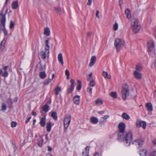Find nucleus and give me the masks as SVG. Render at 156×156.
I'll use <instances>...</instances> for the list:
<instances>
[{
	"label": "nucleus",
	"mask_w": 156,
	"mask_h": 156,
	"mask_svg": "<svg viewBox=\"0 0 156 156\" xmlns=\"http://www.w3.org/2000/svg\"><path fill=\"white\" fill-rule=\"evenodd\" d=\"M133 137L131 133H129L126 134L125 136L124 135L120 134H118V139L120 141L123 140L125 142L127 145H130L132 140Z\"/></svg>",
	"instance_id": "f257e3e1"
},
{
	"label": "nucleus",
	"mask_w": 156,
	"mask_h": 156,
	"mask_svg": "<svg viewBox=\"0 0 156 156\" xmlns=\"http://www.w3.org/2000/svg\"><path fill=\"white\" fill-rule=\"evenodd\" d=\"M131 25L134 33H136L139 31L140 28V25L137 18H133L132 19Z\"/></svg>",
	"instance_id": "f03ea898"
},
{
	"label": "nucleus",
	"mask_w": 156,
	"mask_h": 156,
	"mask_svg": "<svg viewBox=\"0 0 156 156\" xmlns=\"http://www.w3.org/2000/svg\"><path fill=\"white\" fill-rule=\"evenodd\" d=\"M121 94L122 99L125 100L129 95V88L126 85H123L121 90Z\"/></svg>",
	"instance_id": "7ed1b4c3"
},
{
	"label": "nucleus",
	"mask_w": 156,
	"mask_h": 156,
	"mask_svg": "<svg viewBox=\"0 0 156 156\" xmlns=\"http://www.w3.org/2000/svg\"><path fill=\"white\" fill-rule=\"evenodd\" d=\"M0 22H1L3 26V31L4 35L7 36L8 35V32L5 28V14H0Z\"/></svg>",
	"instance_id": "20e7f679"
},
{
	"label": "nucleus",
	"mask_w": 156,
	"mask_h": 156,
	"mask_svg": "<svg viewBox=\"0 0 156 156\" xmlns=\"http://www.w3.org/2000/svg\"><path fill=\"white\" fill-rule=\"evenodd\" d=\"M71 120V116L70 115H66L64 120V126L65 131L66 132L70 124Z\"/></svg>",
	"instance_id": "39448f33"
},
{
	"label": "nucleus",
	"mask_w": 156,
	"mask_h": 156,
	"mask_svg": "<svg viewBox=\"0 0 156 156\" xmlns=\"http://www.w3.org/2000/svg\"><path fill=\"white\" fill-rule=\"evenodd\" d=\"M124 44V40L120 38L116 39L115 41L114 45L117 48H122Z\"/></svg>",
	"instance_id": "423d86ee"
},
{
	"label": "nucleus",
	"mask_w": 156,
	"mask_h": 156,
	"mask_svg": "<svg viewBox=\"0 0 156 156\" xmlns=\"http://www.w3.org/2000/svg\"><path fill=\"white\" fill-rule=\"evenodd\" d=\"M118 128L120 132V133L119 134L122 135V133L124 132L126 128L125 124L122 122L119 123L118 125Z\"/></svg>",
	"instance_id": "0eeeda50"
},
{
	"label": "nucleus",
	"mask_w": 156,
	"mask_h": 156,
	"mask_svg": "<svg viewBox=\"0 0 156 156\" xmlns=\"http://www.w3.org/2000/svg\"><path fill=\"white\" fill-rule=\"evenodd\" d=\"M145 106L148 112V114L151 115L152 114V111L153 110V105L150 102L146 103Z\"/></svg>",
	"instance_id": "6e6552de"
},
{
	"label": "nucleus",
	"mask_w": 156,
	"mask_h": 156,
	"mask_svg": "<svg viewBox=\"0 0 156 156\" xmlns=\"http://www.w3.org/2000/svg\"><path fill=\"white\" fill-rule=\"evenodd\" d=\"M70 82L71 83L70 87L68 90V92L69 94L71 93L73 90L76 84L74 80L73 79L71 80Z\"/></svg>",
	"instance_id": "1a4fd4ad"
},
{
	"label": "nucleus",
	"mask_w": 156,
	"mask_h": 156,
	"mask_svg": "<svg viewBox=\"0 0 156 156\" xmlns=\"http://www.w3.org/2000/svg\"><path fill=\"white\" fill-rule=\"evenodd\" d=\"M49 53V49H45V51H42L40 54L41 58L43 59H45L47 56L48 55Z\"/></svg>",
	"instance_id": "9d476101"
},
{
	"label": "nucleus",
	"mask_w": 156,
	"mask_h": 156,
	"mask_svg": "<svg viewBox=\"0 0 156 156\" xmlns=\"http://www.w3.org/2000/svg\"><path fill=\"white\" fill-rule=\"evenodd\" d=\"M132 144H135L136 145H138L139 147H141L144 144V140L141 139L136 140L133 141Z\"/></svg>",
	"instance_id": "9b49d317"
},
{
	"label": "nucleus",
	"mask_w": 156,
	"mask_h": 156,
	"mask_svg": "<svg viewBox=\"0 0 156 156\" xmlns=\"http://www.w3.org/2000/svg\"><path fill=\"white\" fill-rule=\"evenodd\" d=\"M136 126L137 127H142L144 129H145L146 128V123L145 122L141 121L139 122H137L136 123Z\"/></svg>",
	"instance_id": "f8f14e48"
},
{
	"label": "nucleus",
	"mask_w": 156,
	"mask_h": 156,
	"mask_svg": "<svg viewBox=\"0 0 156 156\" xmlns=\"http://www.w3.org/2000/svg\"><path fill=\"white\" fill-rule=\"evenodd\" d=\"M109 117V115H106L104 117H101L99 121L100 123L102 125H104L105 122L107 121V119Z\"/></svg>",
	"instance_id": "ddd939ff"
},
{
	"label": "nucleus",
	"mask_w": 156,
	"mask_h": 156,
	"mask_svg": "<svg viewBox=\"0 0 156 156\" xmlns=\"http://www.w3.org/2000/svg\"><path fill=\"white\" fill-rule=\"evenodd\" d=\"M73 101L75 104L78 105L80 102V96L78 95H76L74 98Z\"/></svg>",
	"instance_id": "4468645a"
},
{
	"label": "nucleus",
	"mask_w": 156,
	"mask_h": 156,
	"mask_svg": "<svg viewBox=\"0 0 156 156\" xmlns=\"http://www.w3.org/2000/svg\"><path fill=\"white\" fill-rule=\"evenodd\" d=\"M147 46L148 49L154 48H155L154 42L153 41L150 40L147 43Z\"/></svg>",
	"instance_id": "2eb2a0df"
},
{
	"label": "nucleus",
	"mask_w": 156,
	"mask_h": 156,
	"mask_svg": "<svg viewBox=\"0 0 156 156\" xmlns=\"http://www.w3.org/2000/svg\"><path fill=\"white\" fill-rule=\"evenodd\" d=\"M96 60V57L95 56H92L90 59V62L89 64V66L92 67L95 63Z\"/></svg>",
	"instance_id": "dca6fc26"
},
{
	"label": "nucleus",
	"mask_w": 156,
	"mask_h": 156,
	"mask_svg": "<svg viewBox=\"0 0 156 156\" xmlns=\"http://www.w3.org/2000/svg\"><path fill=\"white\" fill-rule=\"evenodd\" d=\"M133 75L135 78L137 79H140L142 78L141 74L136 71H134Z\"/></svg>",
	"instance_id": "f3484780"
},
{
	"label": "nucleus",
	"mask_w": 156,
	"mask_h": 156,
	"mask_svg": "<svg viewBox=\"0 0 156 156\" xmlns=\"http://www.w3.org/2000/svg\"><path fill=\"white\" fill-rule=\"evenodd\" d=\"M125 13L126 15L127 19L129 20L131 18V15L130 10L128 9H126L125 10Z\"/></svg>",
	"instance_id": "a211bd4d"
},
{
	"label": "nucleus",
	"mask_w": 156,
	"mask_h": 156,
	"mask_svg": "<svg viewBox=\"0 0 156 156\" xmlns=\"http://www.w3.org/2000/svg\"><path fill=\"white\" fill-rule=\"evenodd\" d=\"M45 120L46 117H43L41 119L40 123L41 127H44L45 126L46 123Z\"/></svg>",
	"instance_id": "6ab92c4d"
},
{
	"label": "nucleus",
	"mask_w": 156,
	"mask_h": 156,
	"mask_svg": "<svg viewBox=\"0 0 156 156\" xmlns=\"http://www.w3.org/2000/svg\"><path fill=\"white\" fill-rule=\"evenodd\" d=\"M55 76L54 74H52V77L51 79H48L47 80H46L44 81L43 83L44 85H48L51 82L52 80L53 79Z\"/></svg>",
	"instance_id": "aec40b11"
},
{
	"label": "nucleus",
	"mask_w": 156,
	"mask_h": 156,
	"mask_svg": "<svg viewBox=\"0 0 156 156\" xmlns=\"http://www.w3.org/2000/svg\"><path fill=\"white\" fill-rule=\"evenodd\" d=\"M12 6L13 9H16L18 6V2L17 1L13 2L12 4Z\"/></svg>",
	"instance_id": "412c9836"
},
{
	"label": "nucleus",
	"mask_w": 156,
	"mask_h": 156,
	"mask_svg": "<svg viewBox=\"0 0 156 156\" xmlns=\"http://www.w3.org/2000/svg\"><path fill=\"white\" fill-rule=\"evenodd\" d=\"M44 33L47 36H49L50 34V30L49 28L47 27H46L44 29Z\"/></svg>",
	"instance_id": "4be33fe9"
},
{
	"label": "nucleus",
	"mask_w": 156,
	"mask_h": 156,
	"mask_svg": "<svg viewBox=\"0 0 156 156\" xmlns=\"http://www.w3.org/2000/svg\"><path fill=\"white\" fill-rule=\"evenodd\" d=\"M122 117L123 119L127 120H128L130 118L129 115L127 113L125 112L123 113L122 114Z\"/></svg>",
	"instance_id": "5701e85b"
},
{
	"label": "nucleus",
	"mask_w": 156,
	"mask_h": 156,
	"mask_svg": "<svg viewBox=\"0 0 156 156\" xmlns=\"http://www.w3.org/2000/svg\"><path fill=\"white\" fill-rule=\"evenodd\" d=\"M90 120V122L93 124H96L98 121V119L94 117H92Z\"/></svg>",
	"instance_id": "b1692460"
},
{
	"label": "nucleus",
	"mask_w": 156,
	"mask_h": 156,
	"mask_svg": "<svg viewBox=\"0 0 156 156\" xmlns=\"http://www.w3.org/2000/svg\"><path fill=\"white\" fill-rule=\"evenodd\" d=\"M54 11L58 14H61L62 13V11L60 8L57 7H54Z\"/></svg>",
	"instance_id": "393cba45"
},
{
	"label": "nucleus",
	"mask_w": 156,
	"mask_h": 156,
	"mask_svg": "<svg viewBox=\"0 0 156 156\" xmlns=\"http://www.w3.org/2000/svg\"><path fill=\"white\" fill-rule=\"evenodd\" d=\"M58 60L62 65L63 64V57L62 54L61 53H60L58 56Z\"/></svg>",
	"instance_id": "a878e982"
},
{
	"label": "nucleus",
	"mask_w": 156,
	"mask_h": 156,
	"mask_svg": "<svg viewBox=\"0 0 156 156\" xmlns=\"http://www.w3.org/2000/svg\"><path fill=\"white\" fill-rule=\"evenodd\" d=\"M147 152L146 150L142 149L140 151L139 154L141 156H147Z\"/></svg>",
	"instance_id": "bb28decb"
},
{
	"label": "nucleus",
	"mask_w": 156,
	"mask_h": 156,
	"mask_svg": "<svg viewBox=\"0 0 156 156\" xmlns=\"http://www.w3.org/2000/svg\"><path fill=\"white\" fill-rule=\"evenodd\" d=\"M42 110L45 112H47L49 108V106L47 105H45L42 107Z\"/></svg>",
	"instance_id": "cd10ccee"
},
{
	"label": "nucleus",
	"mask_w": 156,
	"mask_h": 156,
	"mask_svg": "<svg viewBox=\"0 0 156 156\" xmlns=\"http://www.w3.org/2000/svg\"><path fill=\"white\" fill-rule=\"evenodd\" d=\"M39 76L41 79H44L46 77V74L45 72L43 71L40 73Z\"/></svg>",
	"instance_id": "c85d7f7f"
},
{
	"label": "nucleus",
	"mask_w": 156,
	"mask_h": 156,
	"mask_svg": "<svg viewBox=\"0 0 156 156\" xmlns=\"http://www.w3.org/2000/svg\"><path fill=\"white\" fill-rule=\"evenodd\" d=\"M102 75L105 78H107L108 79L111 78V76L110 75L108 76V73L105 71H103L102 73Z\"/></svg>",
	"instance_id": "c756f323"
},
{
	"label": "nucleus",
	"mask_w": 156,
	"mask_h": 156,
	"mask_svg": "<svg viewBox=\"0 0 156 156\" xmlns=\"http://www.w3.org/2000/svg\"><path fill=\"white\" fill-rule=\"evenodd\" d=\"M77 89L78 90H80L81 88L82 84L81 81L79 80H77Z\"/></svg>",
	"instance_id": "7c9ffc66"
},
{
	"label": "nucleus",
	"mask_w": 156,
	"mask_h": 156,
	"mask_svg": "<svg viewBox=\"0 0 156 156\" xmlns=\"http://www.w3.org/2000/svg\"><path fill=\"white\" fill-rule=\"evenodd\" d=\"M61 88L60 87H57L55 89V94L56 95H58L61 90Z\"/></svg>",
	"instance_id": "2f4dec72"
},
{
	"label": "nucleus",
	"mask_w": 156,
	"mask_h": 156,
	"mask_svg": "<svg viewBox=\"0 0 156 156\" xmlns=\"http://www.w3.org/2000/svg\"><path fill=\"white\" fill-rule=\"evenodd\" d=\"M111 96L114 98H116L117 97V94L115 92H112L110 93Z\"/></svg>",
	"instance_id": "473e14b6"
},
{
	"label": "nucleus",
	"mask_w": 156,
	"mask_h": 156,
	"mask_svg": "<svg viewBox=\"0 0 156 156\" xmlns=\"http://www.w3.org/2000/svg\"><path fill=\"white\" fill-rule=\"evenodd\" d=\"M51 123L49 122L47 123L46 128H47V131L48 132H49L51 131Z\"/></svg>",
	"instance_id": "72a5a7b5"
},
{
	"label": "nucleus",
	"mask_w": 156,
	"mask_h": 156,
	"mask_svg": "<svg viewBox=\"0 0 156 156\" xmlns=\"http://www.w3.org/2000/svg\"><path fill=\"white\" fill-rule=\"evenodd\" d=\"M51 116L55 120L57 119V113L56 112H52L51 114Z\"/></svg>",
	"instance_id": "f704fd0d"
},
{
	"label": "nucleus",
	"mask_w": 156,
	"mask_h": 156,
	"mask_svg": "<svg viewBox=\"0 0 156 156\" xmlns=\"http://www.w3.org/2000/svg\"><path fill=\"white\" fill-rule=\"evenodd\" d=\"M103 104L102 101L100 99H98L95 101V104L97 105H100Z\"/></svg>",
	"instance_id": "c9c22d12"
},
{
	"label": "nucleus",
	"mask_w": 156,
	"mask_h": 156,
	"mask_svg": "<svg viewBox=\"0 0 156 156\" xmlns=\"http://www.w3.org/2000/svg\"><path fill=\"white\" fill-rule=\"evenodd\" d=\"M45 49H46V48H48V49H49V48H50L49 46V39H47L45 41Z\"/></svg>",
	"instance_id": "e433bc0d"
},
{
	"label": "nucleus",
	"mask_w": 156,
	"mask_h": 156,
	"mask_svg": "<svg viewBox=\"0 0 156 156\" xmlns=\"http://www.w3.org/2000/svg\"><path fill=\"white\" fill-rule=\"evenodd\" d=\"M43 142V139L42 138L38 140L37 144L40 147H41L42 145V143Z\"/></svg>",
	"instance_id": "4c0bfd02"
},
{
	"label": "nucleus",
	"mask_w": 156,
	"mask_h": 156,
	"mask_svg": "<svg viewBox=\"0 0 156 156\" xmlns=\"http://www.w3.org/2000/svg\"><path fill=\"white\" fill-rule=\"evenodd\" d=\"M154 49H149L147 51L151 55L153 54H155L156 50H154Z\"/></svg>",
	"instance_id": "58836bf2"
},
{
	"label": "nucleus",
	"mask_w": 156,
	"mask_h": 156,
	"mask_svg": "<svg viewBox=\"0 0 156 156\" xmlns=\"http://www.w3.org/2000/svg\"><path fill=\"white\" fill-rule=\"evenodd\" d=\"M90 83H89V85L92 87L94 86L95 84V83L94 80H90Z\"/></svg>",
	"instance_id": "ea45409f"
},
{
	"label": "nucleus",
	"mask_w": 156,
	"mask_h": 156,
	"mask_svg": "<svg viewBox=\"0 0 156 156\" xmlns=\"http://www.w3.org/2000/svg\"><path fill=\"white\" fill-rule=\"evenodd\" d=\"M89 147L88 146H87L85 149V156H87L89 153Z\"/></svg>",
	"instance_id": "a19ab883"
},
{
	"label": "nucleus",
	"mask_w": 156,
	"mask_h": 156,
	"mask_svg": "<svg viewBox=\"0 0 156 156\" xmlns=\"http://www.w3.org/2000/svg\"><path fill=\"white\" fill-rule=\"evenodd\" d=\"M65 74L67 76V79L69 80V73L68 69H66L65 71Z\"/></svg>",
	"instance_id": "79ce46f5"
},
{
	"label": "nucleus",
	"mask_w": 156,
	"mask_h": 156,
	"mask_svg": "<svg viewBox=\"0 0 156 156\" xmlns=\"http://www.w3.org/2000/svg\"><path fill=\"white\" fill-rule=\"evenodd\" d=\"M92 73H90L89 75V77L87 78V80L88 81H90V80H93V77L92 76Z\"/></svg>",
	"instance_id": "37998d69"
},
{
	"label": "nucleus",
	"mask_w": 156,
	"mask_h": 156,
	"mask_svg": "<svg viewBox=\"0 0 156 156\" xmlns=\"http://www.w3.org/2000/svg\"><path fill=\"white\" fill-rule=\"evenodd\" d=\"M118 24L117 23H115L113 25V29L114 30H117L118 28Z\"/></svg>",
	"instance_id": "c03bdc74"
},
{
	"label": "nucleus",
	"mask_w": 156,
	"mask_h": 156,
	"mask_svg": "<svg viewBox=\"0 0 156 156\" xmlns=\"http://www.w3.org/2000/svg\"><path fill=\"white\" fill-rule=\"evenodd\" d=\"M92 88L90 87H88L87 88V91L90 94H91L92 93Z\"/></svg>",
	"instance_id": "a18cd8bd"
},
{
	"label": "nucleus",
	"mask_w": 156,
	"mask_h": 156,
	"mask_svg": "<svg viewBox=\"0 0 156 156\" xmlns=\"http://www.w3.org/2000/svg\"><path fill=\"white\" fill-rule=\"evenodd\" d=\"M17 125V123L16 122H12L11 123V125L12 127H14L16 126Z\"/></svg>",
	"instance_id": "49530a36"
},
{
	"label": "nucleus",
	"mask_w": 156,
	"mask_h": 156,
	"mask_svg": "<svg viewBox=\"0 0 156 156\" xmlns=\"http://www.w3.org/2000/svg\"><path fill=\"white\" fill-rule=\"evenodd\" d=\"M14 26V23L13 22L11 21L10 22V24L9 25V28L10 29H12Z\"/></svg>",
	"instance_id": "de8ad7c7"
},
{
	"label": "nucleus",
	"mask_w": 156,
	"mask_h": 156,
	"mask_svg": "<svg viewBox=\"0 0 156 156\" xmlns=\"http://www.w3.org/2000/svg\"><path fill=\"white\" fill-rule=\"evenodd\" d=\"M8 75V73L7 71H5L4 73L2 74V76L5 77H7Z\"/></svg>",
	"instance_id": "09e8293b"
},
{
	"label": "nucleus",
	"mask_w": 156,
	"mask_h": 156,
	"mask_svg": "<svg viewBox=\"0 0 156 156\" xmlns=\"http://www.w3.org/2000/svg\"><path fill=\"white\" fill-rule=\"evenodd\" d=\"M6 109V106L5 105H3L2 107V110L5 111Z\"/></svg>",
	"instance_id": "8fccbe9b"
},
{
	"label": "nucleus",
	"mask_w": 156,
	"mask_h": 156,
	"mask_svg": "<svg viewBox=\"0 0 156 156\" xmlns=\"http://www.w3.org/2000/svg\"><path fill=\"white\" fill-rule=\"evenodd\" d=\"M150 156H156V151H154L151 153Z\"/></svg>",
	"instance_id": "3c124183"
},
{
	"label": "nucleus",
	"mask_w": 156,
	"mask_h": 156,
	"mask_svg": "<svg viewBox=\"0 0 156 156\" xmlns=\"http://www.w3.org/2000/svg\"><path fill=\"white\" fill-rule=\"evenodd\" d=\"M142 69V67L141 66H137L136 67V69L137 70H140Z\"/></svg>",
	"instance_id": "603ef678"
},
{
	"label": "nucleus",
	"mask_w": 156,
	"mask_h": 156,
	"mask_svg": "<svg viewBox=\"0 0 156 156\" xmlns=\"http://www.w3.org/2000/svg\"><path fill=\"white\" fill-rule=\"evenodd\" d=\"M92 2V0H88L87 4L88 5H90Z\"/></svg>",
	"instance_id": "864d4df0"
},
{
	"label": "nucleus",
	"mask_w": 156,
	"mask_h": 156,
	"mask_svg": "<svg viewBox=\"0 0 156 156\" xmlns=\"http://www.w3.org/2000/svg\"><path fill=\"white\" fill-rule=\"evenodd\" d=\"M12 146L13 148H14V149L15 150V151H16V149H17V147H16V145L15 144H14L13 143H12Z\"/></svg>",
	"instance_id": "5fc2aeb1"
},
{
	"label": "nucleus",
	"mask_w": 156,
	"mask_h": 156,
	"mask_svg": "<svg viewBox=\"0 0 156 156\" xmlns=\"http://www.w3.org/2000/svg\"><path fill=\"white\" fill-rule=\"evenodd\" d=\"M99 14V11L98 10H97L96 12V17H97L98 18H99V16H98Z\"/></svg>",
	"instance_id": "6e6d98bb"
},
{
	"label": "nucleus",
	"mask_w": 156,
	"mask_h": 156,
	"mask_svg": "<svg viewBox=\"0 0 156 156\" xmlns=\"http://www.w3.org/2000/svg\"><path fill=\"white\" fill-rule=\"evenodd\" d=\"M31 117H29L27 119V120L26 121H25L26 123L27 124L29 121L31 119Z\"/></svg>",
	"instance_id": "4d7b16f0"
},
{
	"label": "nucleus",
	"mask_w": 156,
	"mask_h": 156,
	"mask_svg": "<svg viewBox=\"0 0 156 156\" xmlns=\"http://www.w3.org/2000/svg\"><path fill=\"white\" fill-rule=\"evenodd\" d=\"M52 150L51 147L49 146H48V151H51Z\"/></svg>",
	"instance_id": "13d9d810"
},
{
	"label": "nucleus",
	"mask_w": 156,
	"mask_h": 156,
	"mask_svg": "<svg viewBox=\"0 0 156 156\" xmlns=\"http://www.w3.org/2000/svg\"><path fill=\"white\" fill-rule=\"evenodd\" d=\"M98 113L99 114L102 115L104 113V112L102 111L98 112Z\"/></svg>",
	"instance_id": "bf43d9fd"
},
{
	"label": "nucleus",
	"mask_w": 156,
	"mask_h": 156,
	"mask_svg": "<svg viewBox=\"0 0 156 156\" xmlns=\"http://www.w3.org/2000/svg\"><path fill=\"white\" fill-rule=\"evenodd\" d=\"M32 114L34 116H36L37 115L36 113L34 111H32Z\"/></svg>",
	"instance_id": "052dcab7"
},
{
	"label": "nucleus",
	"mask_w": 156,
	"mask_h": 156,
	"mask_svg": "<svg viewBox=\"0 0 156 156\" xmlns=\"http://www.w3.org/2000/svg\"><path fill=\"white\" fill-rule=\"evenodd\" d=\"M119 3L120 6H121V5L122 4V0H119Z\"/></svg>",
	"instance_id": "680f3d73"
},
{
	"label": "nucleus",
	"mask_w": 156,
	"mask_h": 156,
	"mask_svg": "<svg viewBox=\"0 0 156 156\" xmlns=\"http://www.w3.org/2000/svg\"><path fill=\"white\" fill-rule=\"evenodd\" d=\"M5 42L4 41H2L1 43V46L3 45V46H4V45H5Z\"/></svg>",
	"instance_id": "e2e57ef3"
},
{
	"label": "nucleus",
	"mask_w": 156,
	"mask_h": 156,
	"mask_svg": "<svg viewBox=\"0 0 156 156\" xmlns=\"http://www.w3.org/2000/svg\"><path fill=\"white\" fill-rule=\"evenodd\" d=\"M45 139L47 140H49V138L48 136V134H46L45 135Z\"/></svg>",
	"instance_id": "0e129e2a"
},
{
	"label": "nucleus",
	"mask_w": 156,
	"mask_h": 156,
	"mask_svg": "<svg viewBox=\"0 0 156 156\" xmlns=\"http://www.w3.org/2000/svg\"><path fill=\"white\" fill-rule=\"evenodd\" d=\"M91 35V33L90 32H88L87 33V37H90Z\"/></svg>",
	"instance_id": "69168bd1"
},
{
	"label": "nucleus",
	"mask_w": 156,
	"mask_h": 156,
	"mask_svg": "<svg viewBox=\"0 0 156 156\" xmlns=\"http://www.w3.org/2000/svg\"><path fill=\"white\" fill-rule=\"evenodd\" d=\"M153 143L154 144H156V139H154L152 141Z\"/></svg>",
	"instance_id": "338daca9"
},
{
	"label": "nucleus",
	"mask_w": 156,
	"mask_h": 156,
	"mask_svg": "<svg viewBox=\"0 0 156 156\" xmlns=\"http://www.w3.org/2000/svg\"><path fill=\"white\" fill-rule=\"evenodd\" d=\"M8 66H5V67H4V68H3V69H4L6 71V70H7V69H8Z\"/></svg>",
	"instance_id": "774afa93"
}]
</instances>
